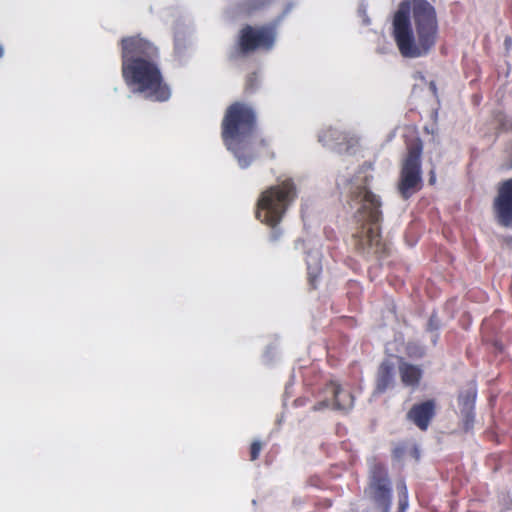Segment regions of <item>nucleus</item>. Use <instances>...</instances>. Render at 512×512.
Here are the masks:
<instances>
[{
  "label": "nucleus",
  "mask_w": 512,
  "mask_h": 512,
  "mask_svg": "<svg viewBox=\"0 0 512 512\" xmlns=\"http://www.w3.org/2000/svg\"><path fill=\"white\" fill-rule=\"evenodd\" d=\"M433 416L434 403L432 401L414 405L408 413V418L421 430L427 429Z\"/></svg>",
  "instance_id": "obj_11"
},
{
  "label": "nucleus",
  "mask_w": 512,
  "mask_h": 512,
  "mask_svg": "<svg viewBox=\"0 0 512 512\" xmlns=\"http://www.w3.org/2000/svg\"><path fill=\"white\" fill-rule=\"evenodd\" d=\"M261 449H262V443L260 441H254L252 443L251 451H250L251 460H255L259 456Z\"/></svg>",
  "instance_id": "obj_18"
},
{
  "label": "nucleus",
  "mask_w": 512,
  "mask_h": 512,
  "mask_svg": "<svg viewBox=\"0 0 512 512\" xmlns=\"http://www.w3.org/2000/svg\"><path fill=\"white\" fill-rule=\"evenodd\" d=\"M275 42V31L272 27H246L240 36V47L244 52L256 49H271Z\"/></svg>",
  "instance_id": "obj_7"
},
{
  "label": "nucleus",
  "mask_w": 512,
  "mask_h": 512,
  "mask_svg": "<svg viewBox=\"0 0 512 512\" xmlns=\"http://www.w3.org/2000/svg\"><path fill=\"white\" fill-rule=\"evenodd\" d=\"M438 320L435 317H431L429 321V328L430 329H436L438 327Z\"/></svg>",
  "instance_id": "obj_20"
},
{
  "label": "nucleus",
  "mask_w": 512,
  "mask_h": 512,
  "mask_svg": "<svg viewBox=\"0 0 512 512\" xmlns=\"http://www.w3.org/2000/svg\"><path fill=\"white\" fill-rule=\"evenodd\" d=\"M504 241L509 248H512V237H506Z\"/></svg>",
  "instance_id": "obj_21"
},
{
  "label": "nucleus",
  "mask_w": 512,
  "mask_h": 512,
  "mask_svg": "<svg viewBox=\"0 0 512 512\" xmlns=\"http://www.w3.org/2000/svg\"><path fill=\"white\" fill-rule=\"evenodd\" d=\"M370 178L369 168H362L352 177L341 176L337 185H343L346 189L347 205L356 225L352 235L356 248L378 252L381 243V200L368 188Z\"/></svg>",
  "instance_id": "obj_2"
},
{
  "label": "nucleus",
  "mask_w": 512,
  "mask_h": 512,
  "mask_svg": "<svg viewBox=\"0 0 512 512\" xmlns=\"http://www.w3.org/2000/svg\"><path fill=\"white\" fill-rule=\"evenodd\" d=\"M398 364L399 372L401 375L402 382L406 386H416L418 385L421 376L422 370L416 366L405 362L404 360L395 359Z\"/></svg>",
  "instance_id": "obj_13"
},
{
  "label": "nucleus",
  "mask_w": 512,
  "mask_h": 512,
  "mask_svg": "<svg viewBox=\"0 0 512 512\" xmlns=\"http://www.w3.org/2000/svg\"><path fill=\"white\" fill-rule=\"evenodd\" d=\"M437 17L427 0H403L394 14L392 37L404 58L426 56L436 43Z\"/></svg>",
  "instance_id": "obj_1"
},
{
  "label": "nucleus",
  "mask_w": 512,
  "mask_h": 512,
  "mask_svg": "<svg viewBox=\"0 0 512 512\" xmlns=\"http://www.w3.org/2000/svg\"><path fill=\"white\" fill-rule=\"evenodd\" d=\"M257 1L259 3L257 5H255L254 8H258V7L265 5L269 0H257Z\"/></svg>",
  "instance_id": "obj_22"
},
{
  "label": "nucleus",
  "mask_w": 512,
  "mask_h": 512,
  "mask_svg": "<svg viewBox=\"0 0 512 512\" xmlns=\"http://www.w3.org/2000/svg\"><path fill=\"white\" fill-rule=\"evenodd\" d=\"M157 48L144 38L133 36L122 41V74L131 92L152 101H167L171 90L163 82L155 58Z\"/></svg>",
  "instance_id": "obj_3"
},
{
  "label": "nucleus",
  "mask_w": 512,
  "mask_h": 512,
  "mask_svg": "<svg viewBox=\"0 0 512 512\" xmlns=\"http://www.w3.org/2000/svg\"><path fill=\"white\" fill-rule=\"evenodd\" d=\"M307 269L310 281L313 282L314 278L317 277L321 270L320 257L317 252L309 256V259L307 260Z\"/></svg>",
  "instance_id": "obj_15"
},
{
  "label": "nucleus",
  "mask_w": 512,
  "mask_h": 512,
  "mask_svg": "<svg viewBox=\"0 0 512 512\" xmlns=\"http://www.w3.org/2000/svg\"><path fill=\"white\" fill-rule=\"evenodd\" d=\"M476 397V391L474 388H470L465 394L459 396V400L463 405V411L468 415L474 406Z\"/></svg>",
  "instance_id": "obj_16"
},
{
  "label": "nucleus",
  "mask_w": 512,
  "mask_h": 512,
  "mask_svg": "<svg viewBox=\"0 0 512 512\" xmlns=\"http://www.w3.org/2000/svg\"><path fill=\"white\" fill-rule=\"evenodd\" d=\"M430 87L433 91L435 90V85L432 82L430 83Z\"/></svg>",
  "instance_id": "obj_26"
},
{
  "label": "nucleus",
  "mask_w": 512,
  "mask_h": 512,
  "mask_svg": "<svg viewBox=\"0 0 512 512\" xmlns=\"http://www.w3.org/2000/svg\"><path fill=\"white\" fill-rule=\"evenodd\" d=\"M395 365L393 359H388L381 364L377 375V392H384L393 384Z\"/></svg>",
  "instance_id": "obj_12"
},
{
  "label": "nucleus",
  "mask_w": 512,
  "mask_h": 512,
  "mask_svg": "<svg viewBox=\"0 0 512 512\" xmlns=\"http://www.w3.org/2000/svg\"><path fill=\"white\" fill-rule=\"evenodd\" d=\"M295 196V188L291 181L271 186L264 190L257 202L256 216L268 226L276 227L282 220L289 204Z\"/></svg>",
  "instance_id": "obj_5"
},
{
  "label": "nucleus",
  "mask_w": 512,
  "mask_h": 512,
  "mask_svg": "<svg viewBox=\"0 0 512 512\" xmlns=\"http://www.w3.org/2000/svg\"><path fill=\"white\" fill-rule=\"evenodd\" d=\"M254 132L255 113L252 107L239 102L231 105L222 122V138L241 168L248 167L252 161Z\"/></svg>",
  "instance_id": "obj_4"
},
{
  "label": "nucleus",
  "mask_w": 512,
  "mask_h": 512,
  "mask_svg": "<svg viewBox=\"0 0 512 512\" xmlns=\"http://www.w3.org/2000/svg\"><path fill=\"white\" fill-rule=\"evenodd\" d=\"M370 486L368 493L373 497L382 512H388L390 507V489L383 467L373 464L370 468Z\"/></svg>",
  "instance_id": "obj_8"
},
{
  "label": "nucleus",
  "mask_w": 512,
  "mask_h": 512,
  "mask_svg": "<svg viewBox=\"0 0 512 512\" xmlns=\"http://www.w3.org/2000/svg\"><path fill=\"white\" fill-rule=\"evenodd\" d=\"M421 152L422 145L419 141H416L409 147L408 155L403 163L399 190L404 198H408L419 188Z\"/></svg>",
  "instance_id": "obj_6"
},
{
  "label": "nucleus",
  "mask_w": 512,
  "mask_h": 512,
  "mask_svg": "<svg viewBox=\"0 0 512 512\" xmlns=\"http://www.w3.org/2000/svg\"><path fill=\"white\" fill-rule=\"evenodd\" d=\"M4 55V48L0 45V58Z\"/></svg>",
  "instance_id": "obj_25"
},
{
  "label": "nucleus",
  "mask_w": 512,
  "mask_h": 512,
  "mask_svg": "<svg viewBox=\"0 0 512 512\" xmlns=\"http://www.w3.org/2000/svg\"><path fill=\"white\" fill-rule=\"evenodd\" d=\"M401 499H400V509L401 512H404L408 507V499H407V489L405 485L401 486Z\"/></svg>",
  "instance_id": "obj_19"
},
{
  "label": "nucleus",
  "mask_w": 512,
  "mask_h": 512,
  "mask_svg": "<svg viewBox=\"0 0 512 512\" xmlns=\"http://www.w3.org/2000/svg\"><path fill=\"white\" fill-rule=\"evenodd\" d=\"M358 16L361 19V22L364 26H368L370 24V19L367 14V8L365 5H360L358 8Z\"/></svg>",
  "instance_id": "obj_17"
},
{
  "label": "nucleus",
  "mask_w": 512,
  "mask_h": 512,
  "mask_svg": "<svg viewBox=\"0 0 512 512\" xmlns=\"http://www.w3.org/2000/svg\"><path fill=\"white\" fill-rule=\"evenodd\" d=\"M412 355H415V356H422L423 355V350L419 351L418 353H412L410 352Z\"/></svg>",
  "instance_id": "obj_24"
},
{
  "label": "nucleus",
  "mask_w": 512,
  "mask_h": 512,
  "mask_svg": "<svg viewBox=\"0 0 512 512\" xmlns=\"http://www.w3.org/2000/svg\"><path fill=\"white\" fill-rule=\"evenodd\" d=\"M271 237H272L273 240H276L278 238L277 231H273Z\"/></svg>",
  "instance_id": "obj_23"
},
{
  "label": "nucleus",
  "mask_w": 512,
  "mask_h": 512,
  "mask_svg": "<svg viewBox=\"0 0 512 512\" xmlns=\"http://www.w3.org/2000/svg\"><path fill=\"white\" fill-rule=\"evenodd\" d=\"M340 138V132L332 127L323 128L318 133V141L327 147H332L333 144Z\"/></svg>",
  "instance_id": "obj_14"
},
{
  "label": "nucleus",
  "mask_w": 512,
  "mask_h": 512,
  "mask_svg": "<svg viewBox=\"0 0 512 512\" xmlns=\"http://www.w3.org/2000/svg\"><path fill=\"white\" fill-rule=\"evenodd\" d=\"M353 406L352 395L336 383H331L325 391L324 399L315 406L316 410L325 408L346 412Z\"/></svg>",
  "instance_id": "obj_9"
},
{
  "label": "nucleus",
  "mask_w": 512,
  "mask_h": 512,
  "mask_svg": "<svg viewBox=\"0 0 512 512\" xmlns=\"http://www.w3.org/2000/svg\"><path fill=\"white\" fill-rule=\"evenodd\" d=\"M494 208L498 221L504 226H512V178L500 187Z\"/></svg>",
  "instance_id": "obj_10"
}]
</instances>
